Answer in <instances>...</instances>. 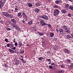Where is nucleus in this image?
Returning <instances> with one entry per match:
<instances>
[{"label": "nucleus", "mask_w": 73, "mask_h": 73, "mask_svg": "<svg viewBox=\"0 0 73 73\" xmlns=\"http://www.w3.org/2000/svg\"><path fill=\"white\" fill-rule=\"evenodd\" d=\"M6 0H0V8H2L4 5Z\"/></svg>", "instance_id": "1"}, {"label": "nucleus", "mask_w": 73, "mask_h": 73, "mask_svg": "<svg viewBox=\"0 0 73 73\" xmlns=\"http://www.w3.org/2000/svg\"><path fill=\"white\" fill-rule=\"evenodd\" d=\"M54 16H57V15H58V14H59L60 11H59V10H58L57 9H56L54 11Z\"/></svg>", "instance_id": "2"}, {"label": "nucleus", "mask_w": 73, "mask_h": 73, "mask_svg": "<svg viewBox=\"0 0 73 73\" xmlns=\"http://www.w3.org/2000/svg\"><path fill=\"white\" fill-rule=\"evenodd\" d=\"M40 18L42 19H43L46 20H47L48 19V16L46 15H41L40 17Z\"/></svg>", "instance_id": "3"}, {"label": "nucleus", "mask_w": 73, "mask_h": 73, "mask_svg": "<svg viewBox=\"0 0 73 73\" xmlns=\"http://www.w3.org/2000/svg\"><path fill=\"white\" fill-rule=\"evenodd\" d=\"M40 24L42 26H43L44 25H48L47 24L45 23L44 22V21L42 20H41L40 21Z\"/></svg>", "instance_id": "4"}, {"label": "nucleus", "mask_w": 73, "mask_h": 73, "mask_svg": "<svg viewBox=\"0 0 73 73\" xmlns=\"http://www.w3.org/2000/svg\"><path fill=\"white\" fill-rule=\"evenodd\" d=\"M64 51L65 53L67 54H69L70 53V51L66 48L64 50Z\"/></svg>", "instance_id": "5"}, {"label": "nucleus", "mask_w": 73, "mask_h": 73, "mask_svg": "<svg viewBox=\"0 0 73 73\" xmlns=\"http://www.w3.org/2000/svg\"><path fill=\"white\" fill-rule=\"evenodd\" d=\"M3 15L5 16H6V17H7L9 14L7 12H4L3 13Z\"/></svg>", "instance_id": "6"}, {"label": "nucleus", "mask_w": 73, "mask_h": 73, "mask_svg": "<svg viewBox=\"0 0 73 73\" xmlns=\"http://www.w3.org/2000/svg\"><path fill=\"white\" fill-rule=\"evenodd\" d=\"M22 15V13L21 12H19L18 13V17H19L20 18H21V17H22V15Z\"/></svg>", "instance_id": "7"}, {"label": "nucleus", "mask_w": 73, "mask_h": 73, "mask_svg": "<svg viewBox=\"0 0 73 73\" xmlns=\"http://www.w3.org/2000/svg\"><path fill=\"white\" fill-rule=\"evenodd\" d=\"M49 35L51 37H54V33H50Z\"/></svg>", "instance_id": "8"}, {"label": "nucleus", "mask_w": 73, "mask_h": 73, "mask_svg": "<svg viewBox=\"0 0 73 73\" xmlns=\"http://www.w3.org/2000/svg\"><path fill=\"white\" fill-rule=\"evenodd\" d=\"M9 52L11 53H15V51H14L13 50L9 49Z\"/></svg>", "instance_id": "9"}, {"label": "nucleus", "mask_w": 73, "mask_h": 73, "mask_svg": "<svg viewBox=\"0 0 73 73\" xmlns=\"http://www.w3.org/2000/svg\"><path fill=\"white\" fill-rule=\"evenodd\" d=\"M39 11L40 10L36 8L35 9V12L36 13H38Z\"/></svg>", "instance_id": "10"}, {"label": "nucleus", "mask_w": 73, "mask_h": 73, "mask_svg": "<svg viewBox=\"0 0 73 73\" xmlns=\"http://www.w3.org/2000/svg\"><path fill=\"white\" fill-rule=\"evenodd\" d=\"M62 28H63L64 29H68V27L65 25L62 26Z\"/></svg>", "instance_id": "11"}, {"label": "nucleus", "mask_w": 73, "mask_h": 73, "mask_svg": "<svg viewBox=\"0 0 73 73\" xmlns=\"http://www.w3.org/2000/svg\"><path fill=\"white\" fill-rule=\"evenodd\" d=\"M11 21L12 23H14V24H16V21L15 19H11Z\"/></svg>", "instance_id": "12"}, {"label": "nucleus", "mask_w": 73, "mask_h": 73, "mask_svg": "<svg viewBox=\"0 0 73 73\" xmlns=\"http://www.w3.org/2000/svg\"><path fill=\"white\" fill-rule=\"evenodd\" d=\"M69 9H71V11H73V7L72 5H70L68 8Z\"/></svg>", "instance_id": "13"}, {"label": "nucleus", "mask_w": 73, "mask_h": 73, "mask_svg": "<svg viewBox=\"0 0 73 73\" xmlns=\"http://www.w3.org/2000/svg\"><path fill=\"white\" fill-rule=\"evenodd\" d=\"M7 17L9 18H12V17H13V15L11 14H9V15H8V16H7Z\"/></svg>", "instance_id": "14"}, {"label": "nucleus", "mask_w": 73, "mask_h": 73, "mask_svg": "<svg viewBox=\"0 0 73 73\" xmlns=\"http://www.w3.org/2000/svg\"><path fill=\"white\" fill-rule=\"evenodd\" d=\"M15 29L18 31L20 30V27L18 26H17V27H16Z\"/></svg>", "instance_id": "15"}, {"label": "nucleus", "mask_w": 73, "mask_h": 73, "mask_svg": "<svg viewBox=\"0 0 73 73\" xmlns=\"http://www.w3.org/2000/svg\"><path fill=\"white\" fill-rule=\"evenodd\" d=\"M38 33L40 36H43L44 35V33L40 32H38Z\"/></svg>", "instance_id": "16"}, {"label": "nucleus", "mask_w": 73, "mask_h": 73, "mask_svg": "<svg viewBox=\"0 0 73 73\" xmlns=\"http://www.w3.org/2000/svg\"><path fill=\"white\" fill-rule=\"evenodd\" d=\"M33 23V21H32V20L30 21L29 23H28V25H31L32 24V23Z\"/></svg>", "instance_id": "17"}, {"label": "nucleus", "mask_w": 73, "mask_h": 73, "mask_svg": "<svg viewBox=\"0 0 73 73\" xmlns=\"http://www.w3.org/2000/svg\"><path fill=\"white\" fill-rule=\"evenodd\" d=\"M22 15H23V17H27V16L26 15V14H25L24 12L22 13Z\"/></svg>", "instance_id": "18"}, {"label": "nucleus", "mask_w": 73, "mask_h": 73, "mask_svg": "<svg viewBox=\"0 0 73 73\" xmlns=\"http://www.w3.org/2000/svg\"><path fill=\"white\" fill-rule=\"evenodd\" d=\"M15 65H19V61L17 60L15 62Z\"/></svg>", "instance_id": "19"}, {"label": "nucleus", "mask_w": 73, "mask_h": 73, "mask_svg": "<svg viewBox=\"0 0 73 73\" xmlns=\"http://www.w3.org/2000/svg\"><path fill=\"white\" fill-rule=\"evenodd\" d=\"M19 47H21L22 46V45H23V44H22L21 43V41L19 42Z\"/></svg>", "instance_id": "20"}, {"label": "nucleus", "mask_w": 73, "mask_h": 73, "mask_svg": "<svg viewBox=\"0 0 73 73\" xmlns=\"http://www.w3.org/2000/svg\"><path fill=\"white\" fill-rule=\"evenodd\" d=\"M61 12L62 13H65L66 12V10L65 9H62L61 11Z\"/></svg>", "instance_id": "21"}, {"label": "nucleus", "mask_w": 73, "mask_h": 73, "mask_svg": "<svg viewBox=\"0 0 73 73\" xmlns=\"http://www.w3.org/2000/svg\"><path fill=\"white\" fill-rule=\"evenodd\" d=\"M60 2V1L56 0L55 1V3L56 4H58Z\"/></svg>", "instance_id": "22"}, {"label": "nucleus", "mask_w": 73, "mask_h": 73, "mask_svg": "<svg viewBox=\"0 0 73 73\" xmlns=\"http://www.w3.org/2000/svg\"><path fill=\"white\" fill-rule=\"evenodd\" d=\"M66 37L68 38H72L71 36L69 35H67Z\"/></svg>", "instance_id": "23"}, {"label": "nucleus", "mask_w": 73, "mask_h": 73, "mask_svg": "<svg viewBox=\"0 0 73 73\" xmlns=\"http://www.w3.org/2000/svg\"><path fill=\"white\" fill-rule=\"evenodd\" d=\"M28 5H29V7H32V4L31 3H29L28 4Z\"/></svg>", "instance_id": "24"}, {"label": "nucleus", "mask_w": 73, "mask_h": 73, "mask_svg": "<svg viewBox=\"0 0 73 73\" xmlns=\"http://www.w3.org/2000/svg\"><path fill=\"white\" fill-rule=\"evenodd\" d=\"M67 61L68 62H69V63H70L71 62H72V60L70 59H67Z\"/></svg>", "instance_id": "25"}, {"label": "nucleus", "mask_w": 73, "mask_h": 73, "mask_svg": "<svg viewBox=\"0 0 73 73\" xmlns=\"http://www.w3.org/2000/svg\"><path fill=\"white\" fill-rule=\"evenodd\" d=\"M35 5H36L37 7H39V6H40V4L38 3H36Z\"/></svg>", "instance_id": "26"}, {"label": "nucleus", "mask_w": 73, "mask_h": 73, "mask_svg": "<svg viewBox=\"0 0 73 73\" xmlns=\"http://www.w3.org/2000/svg\"><path fill=\"white\" fill-rule=\"evenodd\" d=\"M59 31L60 32H63L64 31L63 30V29H59Z\"/></svg>", "instance_id": "27"}, {"label": "nucleus", "mask_w": 73, "mask_h": 73, "mask_svg": "<svg viewBox=\"0 0 73 73\" xmlns=\"http://www.w3.org/2000/svg\"><path fill=\"white\" fill-rule=\"evenodd\" d=\"M20 53L21 54H23L24 53V51L23 50H21L20 51Z\"/></svg>", "instance_id": "28"}, {"label": "nucleus", "mask_w": 73, "mask_h": 73, "mask_svg": "<svg viewBox=\"0 0 73 73\" xmlns=\"http://www.w3.org/2000/svg\"><path fill=\"white\" fill-rule=\"evenodd\" d=\"M61 68H65V65L64 64L61 65Z\"/></svg>", "instance_id": "29"}, {"label": "nucleus", "mask_w": 73, "mask_h": 73, "mask_svg": "<svg viewBox=\"0 0 73 73\" xmlns=\"http://www.w3.org/2000/svg\"><path fill=\"white\" fill-rule=\"evenodd\" d=\"M73 68V64L72 63L71 65H70V68L71 69H72Z\"/></svg>", "instance_id": "30"}, {"label": "nucleus", "mask_w": 73, "mask_h": 73, "mask_svg": "<svg viewBox=\"0 0 73 73\" xmlns=\"http://www.w3.org/2000/svg\"><path fill=\"white\" fill-rule=\"evenodd\" d=\"M69 4H66V8H68V7H69Z\"/></svg>", "instance_id": "31"}, {"label": "nucleus", "mask_w": 73, "mask_h": 73, "mask_svg": "<svg viewBox=\"0 0 73 73\" xmlns=\"http://www.w3.org/2000/svg\"><path fill=\"white\" fill-rule=\"evenodd\" d=\"M25 17V21H27V20H28V17Z\"/></svg>", "instance_id": "32"}, {"label": "nucleus", "mask_w": 73, "mask_h": 73, "mask_svg": "<svg viewBox=\"0 0 73 73\" xmlns=\"http://www.w3.org/2000/svg\"><path fill=\"white\" fill-rule=\"evenodd\" d=\"M49 68L50 69H52V68H53V66H52L51 65H49Z\"/></svg>", "instance_id": "33"}, {"label": "nucleus", "mask_w": 73, "mask_h": 73, "mask_svg": "<svg viewBox=\"0 0 73 73\" xmlns=\"http://www.w3.org/2000/svg\"><path fill=\"white\" fill-rule=\"evenodd\" d=\"M42 57H40V58H38V59L39 60H42Z\"/></svg>", "instance_id": "34"}, {"label": "nucleus", "mask_w": 73, "mask_h": 73, "mask_svg": "<svg viewBox=\"0 0 73 73\" xmlns=\"http://www.w3.org/2000/svg\"><path fill=\"white\" fill-rule=\"evenodd\" d=\"M51 65L52 66H53V65H55V63H52L51 64Z\"/></svg>", "instance_id": "35"}, {"label": "nucleus", "mask_w": 73, "mask_h": 73, "mask_svg": "<svg viewBox=\"0 0 73 73\" xmlns=\"http://www.w3.org/2000/svg\"><path fill=\"white\" fill-rule=\"evenodd\" d=\"M57 49V48L55 46H54L53 48V49H54V50H56Z\"/></svg>", "instance_id": "36"}, {"label": "nucleus", "mask_w": 73, "mask_h": 73, "mask_svg": "<svg viewBox=\"0 0 73 73\" xmlns=\"http://www.w3.org/2000/svg\"><path fill=\"white\" fill-rule=\"evenodd\" d=\"M5 41H6V42H8V39L7 38H6L5 40Z\"/></svg>", "instance_id": "37"}, {"label": "nucleus", "mask_w": 73, "mask_h": 73, "mask_svg": "<svg viewBox=\"0 0 73 73\" xmlns=\"http://www.w3.org/2000/svg\"><path fill=\"white\" fill-rule=\"evenodd\" d=\"M12 49H13V50H15V49H16V47H14L13 48H12Z\"/></svg>", "instance_id": "38"}, {"label": "nucleus", "mask_w": 73, "mask_h": 73, "mask_svg": "<svg viewBox=\"0 0 73 73\" xmlns=\"http://www.w3.org/2000/svg\"><path fill=\"white\" fill-rule=\"evenodd\" d=\"M66 32H69V29H67L66 30Z\"/></svg>", "instance_id": "39"}, {"label": "nucleus", "mask_w": 73, "mask_h": 73, "mask_svg": "<svg viewBox=\"0 0 73 73\" xmlns=\"http://www.w3.org/2000/svg\"><path fill=\"white\" fill-rule=\"evenodd\" d=\"M7 29L8 30V31H11V29L10 28H7Z\"/></svg>", "instance_id": "40"}, {"label": "nucleus", "mask_w": 73, "mask_h": 73, "mask_svg": "<svg viewBox=\"0 0 73 73\" xmlns=\"http://www.w3.org/2000/svg\"><path fill=\"white\" fill-rule=\"evenodd\" d=\"M68 16L69 17H71V14H68Z\"/></svg>", "instance_id": "41"}, {"label": "nucleus", "mask_w": 73, "mask_h": 73, "mask_svg": "<svg viewBox=\"0 0 73 73\" xmlns=\"http://www.w3.org/2000/svg\"><path fill=\"white\" fill-rule=\"evenodd\" d=\"M54 8H58V6L55 5L54 6Z\"/></svg>", "instance_id": "42"}, {"label": "nucleus", "mask_w": 73, "mask_h": 73, "mask_svg": "<svg viewBox=\"0 0 73 73\" xmlns=\"http://www.w3.org/2000/svg\"><path fill=\"white\" fill-rule=\"evenodd\" d=\"M23 63H24V64H25L26 63V62H27V61H24V60H23Z\"/></svg>", "instance_id": "43"}, {"label": "nucleus", "mask_w": 73, "mask_h": 73, "mask_svg": "<svg viewBox=\"0 0 73 73\" xmlns=\"http://www.w3.org/2000/svg\"><path fill=\"white\" fill-rule=\"evenodd\" d=\"M15 46H17V43H15Z\"/></svg>", "instance_id": "44"}, {"label": "nucleus", "mask_w": 73, "mask_h": 73, "mask_svg": "<svg viewBox=\"0 0 73 73\" xmlns=\"http://www.w3.org/2000/svg\"><path fill=\"white\" fill-rule=\"evenodd\" d=\"M64 70H62V71H60V73H64Z\"/></svg>", "instance_id": "45"}, {"label": "nucleus", "mask_w": 73, "mask_h": 73, "mask_svg": "<svg viewBox=\"0 0 73 73\" xmlns=\"http://www.w3.org/2000/svg\"><path fill=\"white\" fill-rule=\"evenodd\" d=\"M19 59L20 60H21V61H23L24 60V59L21 58H19Z\"/></svg>", "instance_id": "46"}, {"label": "nucleus", "mask_w": 73, "mask_h": 73, "mask_svg": "<svg viewBox=\"0 0 73 73\" xmlns=\"http://www.w3.org/2000/svg\"><path fill=\"white\" fill-rule=\"evenodd\" d=\"M10 46V44H8L7 45V47H9Z\"/></svg>", "instance_id": "47"}, {"label": "nucleus", "mask_w": 73, "mask_h": 73, "mask_svg": "<svg viewBox=\"0 0 73 73\" xmlns=\"http://www.w3.org/2000/svg\"><path fill=\"white\" fill-rule=\"evenodd\" d=\"M51 63H52V61H50L48 63V64H49V65H50V64H51Z\"/></svg>", "instance_id": "48"}, {"label": "nucleus", "mask_w": 73, "mask_h": 73, "mask_svg": "<svg viewBox=\"0 0 73 73\" xmlns=\"http://www.w3.org/2000/svg\"><path fill=\"white\" fill-rule=\"evenodd\" d=\"M48 25V26L49 27H50L51 26V25H48V24H47V25Z\"/></svg>", "instance_id": "49"}, {"label": "nucleus", "mask_w": 73, "mask_h": 73, "mask_svg": "<svg viewBox=\"0 0 73 73\" xmlns=\"http://www.w3.org/2000/svg\"><path fill=\"white\" fill-rule=\"evenodd\" d=\"M50 53V51H48L47 52V54H49Z\"/></svg>", "instance_id": "50"}, {"label": "nucleus", "mask_w": 73, "mask_h": 73, "mask_svg": "<svg viewBox=\"0 0 73 73\" xmlns=\"http://www.w3.org/2000/svg\"><path fill=\"white\" fill-rule=\"evenodd\" d=\"M13 27H14V28H16V27H17V26H16V25H13Z\"/></svg>", "instance_id": "51"}, {"label": "nucleus", "mask_w": 73, "mask_h": 73, "mask_svg": "<svg viewBox=\"0 0 73 73\" xmlns=\"http://www.w3.org/2000/svg\"><path fill=\"white\" fill-rule=\"evenodd\" d=\"M15 11H18V9H17V8H15Z\"/></svg>", "instance_id": "52"}, {"label": "nucleus", "mask_w": 73, "mask_h": 73, "mask_svg": "<svg viewBox=\"0 0 73 73\" xmlns=\"http://www.w3.org/2000/svg\"><path fill=\"white\" fill-rule=\"evenodd\" d=\"M71 36L72 37H73V33L71 34Z\"/></svg>", "instance_id": "53"}, {"label": "nucleus", "mask_w": 73, "mask_h": 73, "mask_svg": "<svg viewBox=\"0 0 73 73\" xmlns=\"http://www.w3.org/2000/svg\"><path fill=\"white\" fill-rule=\"evenodd\" d=\"M68 1H70L71 2H72L73 1V0H67Z\"/></svg>", "instance_id": "54"}, {"label": "nucleus", "mask_w": 73, "mask_h": 73, "mask_svg": "<svg viewBox=\"0 0 73 73\" xmlns=\"http://www.w3.org/2000/svg\"><path fill=\"white\" fill-rule=\"evenodd\" d=\"M11 47H13V45L12 44H11Z\"/></svg>", "instance_id": "55"}, {"label": "nucleus", "mask_w": 73, "mask_h": 73, "mask_svg": "<svg viewBox=\"0 0 73 73\" xmlns=\"http://www.w3.org/2000/svg\"><path fill=\"white\" fill-rule=\"evenodd\" d=\"M60 33L61 35H63V34H64V33H63V32H60Z\"/></svg>", "instance_id": "56"}, {"label": "nucleus", "mask_w": 73, "mask_h": 73, "mask_svg": "<svg viewBox=\"0 0 73 73\" xmlns=\"http://www.w3.org/2000/svg\"><path fill=\"white\" fill-rule=\"evenodd\" d=\"M56 32H58V29H56Z\"/></svg>", "instance_id": "57"}, {"label": "nucleus", "mask_w": 73, "mask_h": 73, "mask_svg": "<svg viewBox=\"0 0 73 73\" xmlns=\"http://www.w3.org/2000/svg\"><path fill=\"white\" fill-rule=\"evenodd\" d=\"M22 22L23 23H25V21H24V20H23Z\"/></svg>", "instance_id": "58"}, {"label": "nucleus", "mask_w": 73, "mask_h": 73, "mask_svg": "<svg viewBox=\"0 0 73 73\" xmlns=\"http://www.w3.org/2000/svg\"><path fill=\"white\" fill-rule=\"evenodd\" d=\"M55 46L57 48V47H58V45H55Z\"/></svg>", "instance_id": "59"}, {"label": "nucleus", "mask_w": 73, "mask_h": 73, "mask_svg": "<svg viewBox=\"0 0 73 73\" xmlns=\"http://www.w3.org/2000/svg\"><path fill=\"white\" fill-rule=\"evenodd\" d=\"M9 12H8L9 13H11V10H9Z\"/></svg>", "instance_id": "60"}, {"label": "nucleus", "mask_w": 73, "mask_h": 73, "mask_svg": "<svg viewBox=\"0 0 73 73\" xmlns=\"http://www.w3.org/2000/svg\"><path fill=\"white\" fill-rule=\"evenodd\" d=\"M7 65H5V68H7Z\"/></svg>", "instance_id": "61"}, {"label": "nucleus", "mask_w": 73, "mask_h": 73, "mask_svg": "<svg viewBox=\"0 0 73 73\" xmlns=\"http://www.w3.org/2000/svg\"><path fill=\"white\" fill-rule=\"evenodd\" d=\"M47 60L48 61H50V59H47Z\"/></svg>", "instance_id": "62"}, {"label": "nucleus", "mask_w": 73, "mask_h": 73, "mask_svg": "<svg viewBox=\"0 0 73 73\" xmlns=\"http://www.w3.org/2000/svg\"><path fill=\"white\" fill-rule=\"evenodd\" d=\"M26 46H29V45L27 44L26 45Z\"/></svg>", "instance_id": "63"}, {"label": "nucleus", "mask_w": 73, "mask_h": 73, "mask_svg": "<svg viewBox=\"0 0 73 73\" xmlns=\"http://www.w3.org/2000/svg\"><path fill=\"white\" fill-rule=\"evenodd\" d=\"M0 23H3V21H0Z\"/></svg>", "instance_id": "64"}]
</instances>
